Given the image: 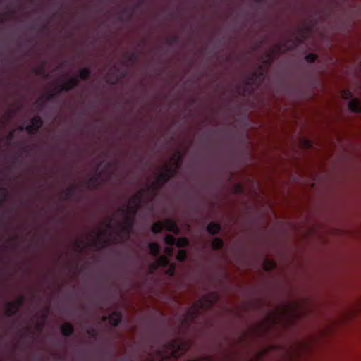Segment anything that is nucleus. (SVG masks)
Segmentation results:
<instances>
[{
  "mask_svg": "<svg viewBox=\"0 0 361 361\" xmlns=\"http://www.w3.org/2000/svg\"><path fill=\"white\" fill-rule=\"evenodd\" d=\"M129 207H120L118 211L122 213L124 216V221L118 223V231L115 233V240L121 238L122 235H125L128 237L131 233V231L134 226V216L128 215L130 214Z\"/></svg>",
  "mask_w": 361,
  "mask_h": 361,
  "instance_id": "f257e3e1",
  "label": "nucleus"
},
{
  "mask_svg": "<svg viewBox=\"0 0 361 361\" xmlns=\"http://www.w3.org/2000/svg\"><path fill=\"white\" fill-rule=\"evenodd\" d=\"M177 168L166 165L165 171L160 172L156 178V180L148 186V190L156 195L157 190L164 186L170 179H171L177 173Z\"/></svg>",
  "mask_w": 361,
  "mask_h": 361,
  "instance_id": "f03ea898",
  "label": "nucleus"
},
{
  "mask_svg": "<svg viewBox=\"0 0 361 361\" xmlns=\"http://www.w3.org/2000/svg\"><path fill=\"white\" fill-rule=\"evenodd\" d=\"M164 347L166 353L175 359L181 357L187 350L185 343L177 339L169 341Z\"/></svg>",
  "mask_w": 361,
  "mask_h": 361,
  "instance_id": "7ed1b4c3",
  "label": "nucleus"
},
{
  "mask_svg": "<svg viewBox=\"0 0 361 361\" xmlns=\"http://www.w3.org/2000/svg\"><path fill=\"white\" fill-rule=\"evenodd\" d=\"M342 97L345 100H349L348 108L354 113L361 112V101L353 97L351 92L349 90H343L342 91Z\"/></svg>",
  "mask_w": 361,
  "mask_h": 361,
  "instance_id": "20e7f679",
  "label": "nucleus"
},
{
  "mask_svg": "<svg viewBox=\"0 0 361 361\" xmlns=\"http://www.w3.org/2000/svg\"><path fill=\"white\" fill-rule=\"evenodd\" d=\"M43 125V120L39 116H36L31 119L29 125L25 126V131L30 134H36Z\"/></svg>",
  "mask_w": 361,
  "mask_h": 361,
  "instance_id": "39448f33",
  "label": "nucleus"
},
{
  "mask_svg": "<svg viewBox=\"0 0 361 361\" xmlns=\"http://www.w3.org/2000/svg\"><path fill=\"white\" fill-rule=\"evenodd\" d=\"M123 314L120 311H114L109 316L102 317L103 321H109L112 326L116 327L119 325L121 322Z\"/></svg>",
  "mask_w": 361,
  "mask_h": 361,
  "instance_id": "423d86ee",
  "label": "nucleus"
},
{
  "mask_svg": "<svg viewBox=\"0 0 361 361\" xmlns=\"http://www.w3.org/2000/svg\"><path fill=\"white\" fill-rule=\"evenodd\" d=\"M157 257L156 262L150 265L152 269L155 270L159 267H167L169 265L170 261L167 256L159 255Z\"/></svg>",
  "mask_w": 361,
  "mask_h": 361,
  "instance_id": "0eeeda50",
  "label": "nucleus"
},
{
  "mask_svg": "<svg viewBox=\"0 0 361 361\" xmlns=\"http://www.w3.org/2000/svg\"><path fill=\"white\" fill-rule=\"evenodd\" d=\"M164 229L178 234L179 228L177 224L171 219H166L163 222Z\"/></svg>",
  "mask_w": 361,
  "mask_h": 361,
  "instance_id": "6e6552de",
  "label": "nucleus"
},
{
  "mask_svg": "<svg viewBox=\"0 0 361 361\" xmlns=\"http://www.w3.org/2000/svg\"><path fill=\"white\" fill-rule=\"evenodd\" d=\"M143 195H144V190H142L138 194H136L132 197L131 200H132L133 203L135 204V206L133 208L128 207L130 209V214L135 215V214L137 213V209H138V205L141 203V202L142 200Z\"/></svg>",
  "mask_w": 361,
  "mask_h": 361,
  "instance_id": "1a4fd4ad",
  "label": "nucleus"
},
{
  "mask_svg": "<svg viewBox=\"0 0 361 361\" xmlns=\"http://www.w3.org/2000/svg\"><path fill=\"white\" fill-rule=\"evenodd\" d=\"M264 74L262 72L254 71L246 79L245 85L246 87L252 85L255 81L259 78H263Z\"/></svg>",
  "mask_w": 361,
  "mask_h": 361,
  "instance_id": "9d476101",
  "label": "nucleus"
},
{
  "mask_svg": "<svg viewBox=\"0 0 361 361\" xmlns=\"http://www.w3.org/2000/svg\"><path fill=\"white\" fill-rule=\"evenodd\" d=\"M61 331L63 336L68 337L74 332V327L71 323L66 322L61 325Z\"/></svg>",
  "mask_w": 361,
  "mask_h": 361,
  "instance_id": "9b49d317",
  "label": "nucleus"
},
{
  "mask_svg": "<svg viewBox=\"0 0 361 361\" xmlns=\"http://www.w3.org/2000/svg\"><path fill=\"white\" fill-rule=\"evenodd\" d=\"M221 230V226L219 223L210 222L207 226V231L211 235H216Z\"/></svg>",
  "mask_w": 361,
  "mask_h": 361,
  "instance_id": "f8f14e48",
  "label": "nucleus"
},
{
  "mask_svg": "<svg viewBox=\"0 0 361 361\" xmlns=\"http://www.w3.org/2000/svg\"><path fill=\"white\" fill-rule=\"evenodd\" d=\"M150 254L153 257H157L160 254V246L155 242H151L148 245Z\"/></svg>",
  "mask_w": 361,
  "mask_h": 361,
  "instance_id": "ddd939ff",
  "label": "nucleus"
},
{
  "mask_svg": "<svg viewBox=\"0 0 361 361\" xmlns=\"http://www.w3.org/2000/svg\"><path fill=\"white\" fill-rule=\"evenodd\" d=\"M99 175L96 174L94 176H91L88 178L87 180V185L88 187H92L93 188H97L99 186Z\"/></svg>",
  "mask_w": 361,
  "mask_h": 361,
  "instance_id": "4468645a",
  "label": "nucleus"
},
{
  "mask_svg": "<svg viewBox=\"0 0 361 361\" xmlns=\"http://www.w3.org/2000/svg\"><path fill=\"white\" fill-rule=\"evenodd\" d=\"M91 75V70L89 68H84L79 71L78 76L82 80H87Z\"/></svg>",
  "mask_w": 361,
  "mask_h": 361,
  "instance_id": "2eb2a0df",
  "label": "nucleus"
},
{
  "mask_svg": "<svg viewBox=\"0 0 361 361\" xmlns=\"http://www.w3.org/2000/svg\"><path fill=\"white\" fill-rule=\"evenodd\" d=\"M25 298L23 295H20L16 300L10 302L11 305L13 306L15 308H16L18 311L20 308L22 307L23 303L25 302Z\"/></svg>",
  "mask_w": 361,
  "mask_h": 361,
  "instance_id": "dca6fc26",
  "label": "nucleus"
},
{
  "mask_svg": "<svg viewBox=\"0 0 361 361\" xmlns=\"http://www.w3.org/2000/svg\"><path fill=\"white\" fill-rule=\"evenodd\" d=\"M34 73L37 75H44V77L47 78L48 75L45 73V62H42V64L33 70Z\"/></svg>",
  "mask_w": 361,
  "mask_h": 361,
  "instance_id": "f3484780",
  "label": "nucleus"
},
{
  "mask_svg": "<svg viewBox=\"0 0 361 361\" xmlns=\"http://www.w3.org/2000/svg\"><path fill=\"white\" fill-rule=\"evenodd\" d=\"M224 246V242L220 238H215L212 242V247L214 250H219Z\"/></svg>",
  "mask_w": 361,
  "mask_h": 361,
  "instance_id": "a211bd4d",
  "label": "nucleus"
},
{
  "mask_svg": "<svg viewBox=\"0 0 361 361\" xmlns=\"http://www.w3.org/2000/svg\"><path fill=\"white\" fill-rule=\"evenodd\" d=\"M19 311L15 308L13 306L11 305V302H8L6 303V307L5 313L8 317L14 316L18 314Z\"/></svg>",
  "mask_w": 361,
  "mask_h": 361,
  "instance_id": "6ab92c4d",
  "label": "nucleus"
},
{
  "mask_svg": "<svg viewBox=\"0 0 361 361\" xmlns=\"http://www.w3.org/2000/svg\"><path fill=\"white\" fill-rule=\"evenodd\" d=\"M189 241L186 238H179L176 239V243L175 245L180 249H183L184 247L188 246Z\"/></svg>",
  "mask_w": 361,
  "mask_h": 361,
  "instance_id": "aec40b11",
  "label": "nucleus"
},
{
  "mask_svg": "<svg viewBox=\"0 0 361 361\" xmlns=\"http://www.w3.org/2000/svg\"><path fill=\"white\" fill-rule=\"evenodd\" d=\"M75 192V188L74 186H70L65 191H63L62 195L63 198L66 200L71 197Z\"/></svg>",
  "mask_w": 361,
  "mask_h": 361,
  "instance_id": "412c9836",
  "label": "nucleus"
},
{
  "mask_svg": "<svg viewBox=\"0 0 361 361\" xmlns=\"http://www.w3.org/2000/svg\"><path fill=\"white\" fill-rule=\"evenodd\" d=\"M163 229L164 225L161 221L156 222L152 226V231L155 234L161 233Z\"/></svg>",
  "mask_w": 361,
  "mask_h": 361,
  "instance_id": "4be33fe9",
  "label": "nucleus"
},
{
  "mask_svg": "<svg viewBox=\"0 0 361 361\" xmlns=\"http://www.w3.org/2000/svg\"><path fill=\"white\" fill-rule=\"evenodd\" d=\"M187 251L184 249H180L177 253L176 259L178 262H183L187 258Z\"/></svg>",
  "mask_w": 361,
  "mask_h": 361,
  "instance_id": "5701e85b",
  "label": "nucleus"
},
{
  "mask_svg": "<svg viewBox=\"0 0 361 361\" xmlns=\"http://www.w3.org/2000/svg\"><path fill=\"white\" fill-rule=\"evenodd\" d=\"M164 240L169 246L175 245V243H176V238L171 234L166 235Z\"/></svg>",
  "mask_w": 361,
  "mask_h": 361,
  "instance_id": "b1692460",
  "label": "nucleus"
},
{
  "mask_svg": "<svg viewBox=\"0 0 361 361\" xmlns=\"http://www.w3.org/2000/svg\"><path fill=\"white\" fill-rule=\"evenodd\" d=\"M71 90H73L72 87L68 82H66L63 83L61 86L57 87V92L61 93L62 92H68Z\"/></svg>",
  "mask_w": 361,
  "mask_h": 361,
  "instance_id": "393cba45",
  "label": "nucleus"
},
{
  "mask_svg": "<svg viewBox=\"0 0 361 361\" xmlns=\"http://www.w3.org/2000/svg\"><path fill=\"white\" fill-rule=\"evenodd\" d=\"M180 37L178 35H172L166 39V43L169 45L178 43Z\"/></svg>",
  "mask_w": 361,
  "mask_h": 361,
  "instance_id": "a878e982",
  "label": "nucleus"
},
{
  "mask_svg": "<svg viewBox=\"0 0 361 361\" xmlns=\"http://www.w3.org/2000/svg\"><path fill=\"white\" fill-rule=\"evenodd\" d=\"M305 61L309 63H313L317 59V55L314 53H309L305 56Z\"/></svg>",
  "mask_w": 361,
  "mask_h": 361,
  "instance_id": "bb28decb",
  "label": "nucleus"
},
{
  "mask_svg": "<svg viewBox=\"0 0 361 361\" xmlns=\"http://www.w3.org/2000/svg\"><path fill=\"white\" fill-rule=\"evenodd\" d=\"M67 82L70 84L73 89L76 87L79 84L78 78L76 76L71 77Z\"/></svg>",
  "mask_w": 361,
  "mask_h": 361,
  "instance_id": "cd10ccee",
  "label": "nucleus"
},
{
  "mask_svg": "<svg viewBox=\"0 0 361 361\" xmlns=\"http://www.w3.org/2000/svg\"><path fill=\"white\" fill-rule=\"evenodd\" d=\"M173 158L177 160L178 167L183 162V155L180 150H177L173 155Z\"/></svg>",
  "mask_w": 361,
  "mask_h": 361,
  "instance_id": "c85d7f7f",
  "label": "nucleus"
},
{
  "mask_svg": "<svg viewBox=\"0 0 361 361\" xmlns=\"http://www.w3.org/2000/svg\"><path fill=\"white\" fill-rule=\"evenodd\" d=\"M276 266L275 263L269 260V259H267L266 260V263L264 264V269L267 271L274 268V267Z\"/></svg>",
  "mask_w": 361,
  "mask_h": 361,
  "instance_id": "c756f323",
  "label": "nucleus"
},
{
  "mask_svg": "<svg viewBox=\"0 0 361 361\" xmlns=\"http://www.w3.org/2000/svg\"><path fill=\"white\" fill-rule=\"evenodd\" d=\"M203 302L201 301V300H198L193 306V309L195 310V312L194 314L197 313L199 312V310L200 308H202L203 307Z\"/></svg>",
  "mask_w": 361,
  "mask_h": 361,
  "instance_id": "7c9ffc66",
  "label": "nucleus"
},
{
  "mask_svg": "<svg viewBox=\"0 0 361 361\" xmlns=\"http://www.w3.org/2000/svg\"><path fill=\"white\" fill-rule=\"evenodd\" d=\"M87 334L92 338H96L97 336V331L94 328H90L87 329Z\"/></svg>",
  "mask_w": 361,
  "mask_h": 361,
  "instance_id": "2f4dec72",
  "label": "nucleus"
},
{
  "mask_svg": "<svg viewBox=\"0 0 361 361\" xmlns=\"http://www.w3.org/2000/svg\"><path fill=\"white\" fill-rule=\"evenodd\" d=\"M127 59L130 61L137 60L138 58V55L135 52H133L131 54H127Z\"/></svg>",
  "mask_w": 361,
  "mask_h": 361,
  "instance_id": "473e14b6",
  "label": "nucleus"
},
{
  "mask_svg": "<svg viewBox=\"0 0 361 361\" xmlns=\"http://www.w3.org/2000/svg\"><path fill=\"white\" fill-rule=\"evenodd\" d=\"M55 96H56L55 93L51 92V93L47 94V101H51V100H52L55 97Z\"/></svg>",
  "mask_w": 361,
  "mask_h": 361,
  "instance_id": "72a5a7b5",
  "label": "nucleus"
},
{
  "mask_svg": "<svg viewBox=\"0 0 361 361\" xmlns=\"http://www.w3.org/2000/svg\"><path fill=\"white\" fill-rule=\"evenodd\" d=\"M101 242H102V239H98V240H94V241L92 243V245H93V246H94V247H97V246H98V245H99ZM102 243H103L104 244H105V243H106V241H103V240H102Z\"/></svg>",
  "mask_w": 361,
  "mask_h": 361,
  "instance_id": "f704fd0d",
  "label": "nucleus"
},
{
  "mask_svg": "<svg viewBox=\"0 0 361 361\" xmlns=\"http://www.w3.org/2000/svg\"><path fill=\"white\" fill-rule=\"evenodd\" d=\"M123 13L125 14H129L130 16V18H131L132 15H133V11H130L129 8H125L123 10Z\"/></svg>",
  "mask_w": 361,
  "mask_h": 361,
  "instance_id": "c9c22d12",
  "label": "nucleus"
},
{
  "mask_svg": "<svg viewBox=\"0 0 361 361\" xmlns=\"http://www.w3.org/2000/svg\"><path fill=\"white\" fill-rule=\"evenodd\" d=\"M112 220H113V219L111 218V219H109V221L107 222V224H106L107 229H111L112 228V225H111Z\"/></svg>",
  "mask_w": 361,
  "mask_h": 361,
  "instance_id": "e433bc0d",
  "label": "nucleus"
},
{
  "mask_svg": "<svg viewBox=\"0 0 361 361\" xmlns=\"http://www.w3.org/2000/svg\"><path fill=\"white\" fill-rule=\"evenodd\" d=\"M14 137V133L13 132H10L9 134L7 136V139L8 140H13Z\"/></svg>",
  "mask_w": 361,
  "mask_h": 361,
  "instance_id": "4c0bfd02",
  "label": "nucleus"
},
{
  "mask_svg": "<svg viewBox=\"0 0 361 361\" xmlns=\"http://www.w3.org/2000/svg\"><path fill=\"white\" fill-rule=\"evenodd\" d=\"M18 130L20 131L25 130V127H23V126H20L18 127Z\"/></svg>",
  "mask_w": 361,
  "mask_h": 361,
  "instance_id": "58836bf2",
  "label": "nucleus"
},
{
  "mask_svg": "<svg viewBox=\"0 0 361 361\" xmlns=\"http://www.w3.org/2000/svg\"><path fill=\"white\" fill-rule=\"evenodd\" d=\"M169 274L172 276L173 274V272H174L173 268L170 269L169 270Z\"/></svg>",
  "mask_w": 361,
  "mask_h": 361,
  "instance_id": "ea45409f",
  "label": "nucleus"
},
{
  "mask_svg": "<svg viewBox=\"0 0 361 361\" xmlns=\"http://www.w3.org/2000/svg\"><path fill=\"white\" fill-rule=\"evenodd\" d=\"M166 250V251H167L169 254H171V252H172V250H171V249L170 247H167Z\"/></svg>",
  "mask_w": 361,
  "mask_h": 361,
  "instance_id": "a19ab883",
  "label": "nucleus"
},
{
  "mask_svg": "<svg viewBox=\"0 0 361 361\" xmlns=\"http://www.w3.org/2000/svg\"><path fill=\"white\" fill-rule=\"evenodd\" d=\"M106 234H107V231H106V230H105V231H104L102 232V235H106Z\"/></svg>",
  "mask_w": 361,
  "mask_h": 361,
  "instance_id": "79ce46f5",
  "label": "nucleus"
},
{
  "mask_svg": "<svg viewBox=\"0 0 361 361\" xmlns=\"http://www.w3.org/2000/svg\"><path fill=\"white\" fill-rule=\"evenodd\" d=\"M237 188H238V190H239V191L242 190V188L240 185H238Z\"/></svg>",
  "mask_w": 361,
  "mask_h": 361,
  "instance_id": "37998d69",
  "label": "nucleus"
},
{
  "mask_svg": "<svg viewBox=\"0 0 361 361\" xmlns=\"http://www.w3.org/2000/svg\"><path fill=\"white\" fill-rule=\"evenodd\" d=\"M256 2L260 3L264 1V0H255Z\"/></svg>",
  "mask_w": 361,
  "mask_h": 361,
  "instance_id": "c03bdc74",
  "label": "nucleus"
},
{
  "mask_svg": "<svg viewBox=\"0 0 361 361\" xmlns=\"http://www.w3.org/2000/svg\"><path fill=\"white\" fill-rule=\"evenodd\" d=\"M3 22V18L1 17V15L0 14V23Z\"/></svg>",
  "mask_w": 361,
  "mask_h": 361,
  "instance_id": "a18cd8bd",
  "label": "nucleus"
},
{
  "mask_svg": "<svg viewBox=\"0 0 361 361\" xmlns=\"http://www.w3.org/2000/svg\"><path fill=\"white\" fill-rule=\"evenodd\" d=\"M162 353H163V352H162L161 350H159V351H158V353H159V355H161Z\"/></svg>",
  "mask_w": 361,
  "mask_h": 361,
  "instance_id": "49530a36",
  "label": "nucleus"
},
{
  "mask_svg": "<svg viewBox=\"0 0 361 361\" xmlns=\"http://www.w3.org/2000/svg\"><path fill=\"white\" fill-rule=\"evenodd\" d=\"M0 190L5 191L4 188H0Z\"/></svg>",
  "mask_w": 361,
  "mask_h": 361,
  "instance_id": "de8ad7c7",
  "label": "nucleus"
},
{
  "mask_svg": "<svg viewBox=\"0 0 361 361\" xmlns=\"http://www.w3.org/2000/svg\"><path fill=\"white\" fill-rule=\"evenodd\" d=\"M307 145H310V143L308 141H306Z\"/></svg>",
  "mask_w": 361,
  "mask_h": 361,
  "instance_id": "09e8293b",
  "label": "nucleus"
}]
</instances>
